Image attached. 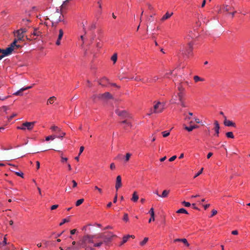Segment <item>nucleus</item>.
<instances>
[{"label":"nucleus","instance_id":"33","mask_svg":"<svg viewBox=\"0 0 250 250\" xmlns=\"http://www.w3.org/2000/svg\"><path fill=\"white\" fill-rule=\"evenodd\" d=\"M56 138H57V135L48 136L45 138V141H48L49 140H53Z\"/></svg>","mask_w":250,"mask_h":250},{"label":"nucleus","instance_id":"60","mask_svg":"<svg viewBox=\"0 0 250 250\" xmlns=\"http://www.w3.org/2000/svg\"><path fill=\"white\" fill-rule=\"evenodd\" d=\"M67 158L62 157L61 162L62 163L66 162H67Z\"/></svg>","mask_w":250,"mask_h":250},{"label":"nucleus","instance_id":"24","mask_svg":"<svg viewBox=\"0 0 250 250\" xmlns=\"http://www.w3.org/2000/svg\"><path fill=\"white\" fill-rule=\"evenodd\" d=\"M56 100V98L55 96L50 97L47 101V104H53Z\"/></svg>","mask_w":250,"mask_h":250},{"label":"nucleus","instance_id":"51","mask_svg":"<svg viewBox=\"0 0 250 250\" xmlns=\"http://www.w3.org/2000/svg\"><path fill=\"white\" fill-rule=\"evenodd\" d=\"M15 173L17 176H20L22 178L23 177V173L22 172H16Z\"/></svg>","mask_w":250,"mask_h":250},{"label":"nucleus","instance_id":"57","mask_svg":"<svg viewBox=\"0 0 250 250\" xmlns=\"http://www.w3.org/2000/svg\"><path fill=\"white\" fill-rule=\"evenodd\" d=\"M176 155H174L173 156H172L171 157H170L169 159V162H172V161H173L176 158Z\"/></svg>","mask_w":250,"mask_h":250},{"label":"nucleus","instance_id":"53","mask_svg":"<svg viewBox=\"0 0 250 250\" xmlns=\"http://www.w3.org/2000/svg\"><path fill=\"white\" fill-rule=\"evenodd\" d=\"M69 0H66L64 1H63L62 4V7L63 8L65 6V5L67 4V3L69 2Z\"/></svg>","mask_w":250,"mask_h":250},{"label":"nucleus","instance_id":"19","mask_svg":"<svg viewBox=\"0 0 250 250\" xmlns=\"http://www.w3.org/2000/svg\"><path fill=\"white\" fill-rule=\"evenodd\" d=\"M170 103L171 104H179V101H178V95L177 94L176 95V94H174L171 100H170Z\"/></svg>","mask_w":250,"mask_h":250},{"label":"nucleus","instance_id":"21","mask_svg":"<svg viewBox=\"0 0 250 250\" xmlns=\"http://www.w3.org/2000/svg\"><path fill=\"white\" fill-rule=\"evenodd\" d=\"M16 34L17 37V41H21L23 38V34L21 32V30H17L16 31Z\"/></svg>","mask_w":250,"mask_h":250},{"label":"nucleus","instance_id":"25","mask_svg":"<svg viewBox=\"0 0 250 250\" xmlns=\"http://www.w3.org/2000/svg\"><path fill=\"white\" fill-rule=\"evenodd\" d=\"M181 71H182L181 69L176 68L172 70L171 74L173 75H177L178 74L180 75L181 74Z\"/></svg>","mask_w":250,"mask_h":250},{"label":"nucleus","instance_id":"3","mask_svg":"<svg viewBox=\"0 0 250 250\" xmlns=\"http://www.w3.org/2000/svg\"><path fill=\"white\" fill-rule=\"evenodd\" d=\"M113 236L114 235L111 232H110L107 235H105L103 233L97 234L98 241H102L103 243H108L110 242Z\"/></svg>","mask_w":250,"mask_h":250},{"label":"nucleus","instance_id":"54","mask_svg":"<svg viewBox=\"0 0 250 250\" xmlns=\"http://www.w3.org/2000/svg\"><path fill=\"white\" fill-rule=\"evenodd\" d=\"M82 27H83V31L84 33V34H86L87 32L86 31V28H85V24L83 23V22H82Z\"/></svg>","mask_w":250,"mask_h":250},{"label":"nucleus","instance_id":"12","mask_svg":"<svg viewBox=\"0 0 250 250\" xmlns=\"http://www.w3.org/2000/svg\"><path fill=\"white\" fill-rule=\"evenodd\" d=\"M32 87V86H29L22 87L20 90H19L17 91H16V92H15L13 94L15 95L21 96V95H22V91H23L25 90L30 89Z\"/></svg>","mask_w":250,"mask_h":250},{"label":"nucleus","instance_id":"32","mask_svg":"<svg viewBox=\"0 0 250 250\" xmlns=\"http://www.w3.org/2000/svg\"><path fill=\"white\" fill-rule=\"evenodd\" d=\"M149 213L150 214V216L152 217L153 221H154V220H155V217H154L155 214H154V209H153V208H151L150 209V210L149 211Z\"/></svg>","mask_w":250,"mask_h":250},{"label":"nucleus","instance_id":"2","mask_svg":"<svg viewBox=\"0 0 250 250\" xmlns=\"http://www.w3.org/2000/svg\"><path fill=\"white\" fill-rule=\"evenodd\" d=\"M17 40H15L10 45L5 49H4V51L3 53V55L4 56H9L12 54L13 52H15V50H17L18 48H21V46L20 45L17 44Z\"/></svg>","mask_w":250,"mask_h":250},{"label":"nucleus","instance_id":"41","mask_svg":"<svg viewBox=\"0 0 250 250\" xmlns=\"http://www.w3.org/2000/svg\"><path fill=\"white\" fill-rule=\"evenodd\" d=\"M179 104H180L181 106L183 107H187L188 106L184 100L179 102Z\"/></svg>","mask_w":250,"mask_h":250},{"label":"nucleus","instance_id":"8","mask_svg":"<svg viewBox=\"0 0 250 250\" xmlns=\"http://www.w3.org/2000/svg\"><path fill=\"white\" fill-rule=\"evenodd\" d=\"M224 124L226 126H233L236 127V124L232 121L227 119L226 116H224Z\"/></svg>","mask_w":250,"mask_h":250},{"label":"nucleus","instance_id":"28","mask_svg":"<svg viewBox=\"0 0 250 250\" xmlns=\"http://www.w3.org/2000/svg\"><path fill=\"white\" fill-rule=\"evenodd\" d=\"M50 129L52 131H55V132H60L61 131V129L59 127H58L57 126H56V125L52 126L50 128Z\"/></svg>","mask_w":250,"mask_h":250},{"label":"nucleus","instance_id":"20","mask_svg":"<svg viewBox=\"0 0 250 250\" xmlns=\"http://www.w3.org/2000/svg\"><path fill=\"white\" fill-rule=\"evenodd\" d=\"M122 124L125 125L124 127L126 129H128V128H131L132 127L131 124L130 122H128L127 120H124L122 121Z\"/></svg>","mask_w":250,"mask_h":250},{"label":"nucleus","instance_id":"52","mask_svg":"<svg viewBox=\"0 0 250 250\" xmlns=\"http://www.w3.org/2000/svg\"><path fill=\"white\" fill-rule=\"evenodd\" d=\"M17 129L21 130H25L26 129V127L25 126H24V123L22 124L21 126H18Z\"/></svg>","mask_w":250,"mask_h":250},{"label":"nucleus","instance_id":"62","mask_svg":"<svg viewBox=\"0 0 250 250\" xmlns=\"http://www.w3.org/2000/svg\"><path fill=\"white\" fill-rule=\"evenodd\" d=\"M132 79H134V80L136 81H141V79L138 77H136L135 78H131Z\"/></svg>","mask_w":250,"mask_h":250},{"label":"nucleus","instance_id":"58","mask_svg":"<svg viewBox=\"0 0 250 250\" xmlns=\"http://www.w3.org/2000/svg\"><path fill=\"white\" fill-rule=\"evenodd\" d=\"M217 210H215V209H213V210H212V214H211V216H210V217H212L213 216H214V215H215V214H217Z\"/></svg>","mask_w":250,"mask_h":250},{"label":"nucleus","instance_id":"48","mask_svg":"<svg viewBox=\"0 0 250 250\" xmlns=\"http://www.w3.org/2000/svg\"><path fill=\"white\" fill-rule=\"evenodd\" d=\"M203 168H202L194 176V178H195L198 176H199L203 172Z\"/></svg>","mask_w":250,"mask_h":250},{"label":"nucleus","instance_id":"43","mask_svg":"<svg viewBox=\"0 0 250 250\" xmlns=\"http://www.w3.org/2000/svg\"><path fill=\"white\" fill-rule=\"evenodd\" d=\"M181 242H183L187 247L189 246V244L188 243L187 240L186 238H182Z\"/></svg>","mask_w":250,"mask_h":250},{"label":"nucleus","instance_id":"46","mask_svg":"<svg viewBox=\"0 0 250 250\" xmlns=\"http://www.w3.org/2000/svg\"><path fill=\"white\" fill-rule=\"evenodd\" d=\"M123 220L125 222H127L129 220L128 214L127 213H125L123 217Z\"/></svg>","mask_w":250,"mask_h":250},{"label":"nucleus","instance_id":"30","mask_svg":"<svg viewBox=\"0 0 250 250\" xmlns=\"http://www.w3.org/2000/svg\"><path fill=\"white\" fill-rule=\"evenodd\" d=\"M193 79H194L195 82H196V83H197L199 81L203 82L204 81V79L200 78L198 76H194L193 77Z\"/></svg>","mask_w":250,"mask_h":250},{"label":"nucleus","instance_id":"29","mask_svg":"<svg viewBox=\"0 0 250 250\" xmlns=\"http://www.w3.org/2000/svg\"><path fill=\"white\" fill-rule=\"evenodd\" d=\"M177 89L179 92H185V89L181 83L177 85Z\"/></svg>","mask_w":250,"mask_h":250},{"label":"nucleus","instance_id":"64","mask_svg":"<svg viewBox=\"0 0 250 250\" xmlns=\"http://www.w3.org/2000/svg\"><path fill=\"white\" fill-rule=\"evenodd\" d=\"M213 155L212 153V152H209L208 154H207V157L208 159H209L210 158L212 155Z\"/></svg>","mask_w":250,"mask_h":250},{"label":"nucleus","instance_id":"31","mask_svg":"<svg viewBox=\"0 0 250 250\" xmlns=\"http://www.w3.org/2000/svg\"><path fill=\"white\" fill-rule=\"evenodd\" d=\"M176 212L178 213L188 214V211L186 210V209H185L184 208H180L179 209L177 210Z\"/></svg>","mask_w":250,"mask_h":250},{"label":"nucleus","instance_id":"18","mask_svg":"<svg viewBox=\"0 0 250 250\" xmlns=\"http://www.w3.org/2000/svg\"><path fill=\"white\" fill-rule=\"evenodd\" d=\"M178 99L179 102L184 100L185 97L186 96L185 92H178L177 93Z\"/></svg>","mask_w":250,"mask_h":250},{"label":"nucleus","instance_id":"45","mask_svg":"<svg viewBox=\"0 0 250 250\" xmlns=\"http://www.w3.org/2000/svg\"><path fill=\"white\" fill-rule=\"evenodd\" d=\"M60 135L59 136H57V138H62L65 135V133L63 132H59Z\"/></svg>","mask_w":250,"mask_h":250},{"label":"nucleus","instance_id":"55","mask_svg":"<svg viewBox=\"0 0 250 250\" xmlns=\"http://www.w3.org/2000/svg\"><path fill=\"white\" fill-rule=\"evenodd\" d=\"M72 183L73 184L72 188H75L77 186V183L75 180H72Z\"/></svg>","mask_w":250,"mask_h":250},{"label":"nucleus","instance_id":"34","mask_svg":"<svg viewBox=\"0 0 250 250\" xmlns=\"http://www.w3.org/2000/svg\"><path fill=\"white\" fill-rule=\"evenodd\" d=\"M111 60L113 62H116L117 61V54L114 53L111 57Z\"/></svg>","mask_w":250,"mask_h":250},{"label":"nucleus","instance_id":"26","mask_svg":"<svg viewBox=\"0 0 250 250\" xmlns=\"http://www.w3.org/2000/svg\"><path fill=\"white\" fill-rule=\"evenodd\" d=\"M170 192V190H164L162 194H161L160 195V197H162V198H166L167 197L168 194Z\"/></svg>","mask_w":250,"mask_h":250},{"label":"nucleus","instance_id":"13","mask_svg":"<svg viewBox=\"0 0 250 250\" xmlns=\"http://www.w3.org/2000/svg\"><path fill=\"white\" fill-rule=\"evenodd\" d=\"M181 51L182 54H186L187 53L188 54H190L192 51V44L190 42L188 44V48L186 49V50L183 49Z\"/></svg>","mask_w":250,"mask_h":250},{"label":"nucleus","instance_id":"14","mask_svg":"<svg viewBox=\"0 0 250 250\" xmlns=\"http://www.w3.org/2000/svg\"><path fill=\"white\" fill-rule=\"evenodd\" d=\"M214 130L215 132V135L217 137L219 136L220 126L219 123L217 121L215 120L214 123Z\"/></svg>","mask_w":250,"mask_h":250},{"label":"nucleus","instance_id":"38","mask_svg":"<svg viewBox=\"0 0 250 250\" xmlns=\"http://www.w3.org/2000/svg\"><path fill=\"white\" fill-rule=\"evenodd\" d=\"M226 136L229 138L233 139L234 137L233 134L232 132H228L226 133Z\"/></svg>","mask_w":250,"mask_h":250},{"label":"nucleus","instance_id":"7","mask_svg":"<svg viewBox=\"0 0 250 250\" xmlns=\"http://www.w3.org/2000/svg\"><path fill=\"white\" fill-rule=\"evenodd\" d=\"M130 238H134L135 236L133 235H126L124 236L123 237L122 241L119 243V246H122L123 245H124L125 243Z\"/></svg>","mask_w":250,"mask_h":250},{"label":"nucleus","instance_id":"16","mask_svg":"<svg viewBox=\"0 0 250 250\" xmlns=\"http://www.w3.org/2000/svg\"><path fill=\"white\" fill-rule=\"evenodd\" d=\"M63 35V32L62 29L59 30V34L58 35V39L56 41V44L57 45H59L61 44V40H62Z\"/></svg>","mask_w":250,"mask_h":250},{"label":"nucleus","instance_id":"37","mask_svg":"<svg viewBox=\"0 0 250 250\" xmlns=\"http://www.w3.org/2000/svg\"><path fill=\"white\" fill-rule=\"evenodd\" d=\"M148 240V237H145L144 240L140 243V245L141 246H144L147 242Z\"/></svg>","mask_w":250,"mask_h":250},{"label":"nucleus","instance_id":"49","mask_svg":"<svg viewBox=\"0 0 250 250\" xmlns=\"http://www.w3.org/2000/svg\"><path fill=\"white\" fill-rule=\"evenodd\" d=\"M69 221V219L68 218H64L62 220V222L60 223V225L62 226L66 222H68Z\"/></svg>","mask_w":250,"mask_h":250},{"label":"nucleus","instance_id":"40","mask_svg":"<svg viewBox=\"0 0 250 250\" xmlns=\"http://www.w3.org/2000/svg\"><path fill=\"white\" fill-rule=\"evenodd\" d=\"M4 49L0 48V61L7 56H2L3 55V53L4 52Z\"/></svg>","mask_w":250,"mask_h":250},{"label":"nucleus","instance_id":"23","mask_svg":"<svg viewBox=\"0 0 250 250\" xmlns=\"http://www.w3.org/2000/svg\"><path fill=\"white\" fill-rule=\"evenodd\" d=\"M139 199V196L137 195V193L136 191H134L132 194V197L131 198V201L134 202H136Z\"/></svg>","mask_w":250,"mask_h":250},{"label":"nucleus","instance_id":"39","mask_svg":"<svg viewBox=\"0 0 250 250\" xmlns=\"http://www.w3.org/2000/svg\"><path fill=\"white\" fill-rule=\"evenodd\" d=\"M83 201H84L83 199H80L76 201L75 205L77 207L79 206L83 202Z\"/></svg>","mask_w":250,"mask_h":250},{"label":"nucleus","instance_id":"61","mask_svg":"<svg viewBox=\"0 0 250 250\" xmlns=\"http://www.w3.org/2000/svg\"><path fill=\"white\" fill-rule=\"evenodd\" d=\"M77 231V229H73L70 230V234L71 235L74 234Z\"/></svg>","mask_w":250,"mask_h":250},{"label":"nucleus","instance_id":"50","mask_svg":"<svg viewBox=\"0 0 250 250\" xmlns=\"http://www.w3.org/2000/svg\"><path fill=\"white\" fill-rule=\"evenodd\" d=\"M94 189L98 190V192L100 193V194H102L103 193V190L99 188L98 187H97V186H95L94 187Z\"/></svg>","mask_w":250,"mask_h":250},{"label":"nucleus","instance_id":"22","mask_svg":"<svg viewBox=\"0 0 250 250\" xmlns=\"http://www.w3.org/2000/svg\"><path fill=\"white\" fill-rule=\"evenodd\" d=\"M173 15V13H169L168 12H167L165 15L161 19V21H164L169 19L172 15Z\"/></svg>","mask_w":250,"mask_h":250},{"label":"nucleus","instance_id":"6","mask_svg":"<svg viewBox=\"0 0 250 250\" xmlns=\"http://www.w3.org/2000/svg\"><path fill=\"white\" fill-rule=\"evenodd\" d=\"M61 14L58 11H56L53 15L52 16V24H54V22H55L56 23L61 21Z\"/></svg>","mask_w":250,"mask_h":250},{"label":"nucleus","instance_id":"9","mask_svg":"<svg viewBox=\"0 0 250 250\" xmlns=\"http://www.w3.org/2000/svg\"><path fill=\"white\" fill-rule=\"evenodd\" d=\"M98 83L100 85L103 86H107L109 84L108 80L105 77L102 78L98 81Z\"/></svg>","mask_w":250,"mask_h":250},{"label":"nucleus","instance_id":"59","mask_svg":"<svg viewBox=\"0 0 250 250\" xmlns=\"http://www.w3.org/2000/svg\"><path fill=\"white\" fill-rule=\"evenodd\" d=\"M58 207V205H53V206H52L51 207L50 209L51 210H54V209H56Z\"/></svg>","mask_w":250,"mask_h":250},{"label":"nucleus","instance_id":"36","mask_svg":"<svg viewBox=\"0 0 250 250\" xmlns=\"http://www.w3.org/2000/svg\"><path fill=\"white\" fill-rule=\"evenodd\" d=\"M41 33L40 31H39L37 29H35L32 35L35 36H39L41 35Z\"/></svg>","mask_w":250,"mask_h":250},{"label":"nucleus","instance_id":"17","mask_svg":"<svg viewBox=\"0 0 250 250\" xmlns=\"http://www.w3.org/2000/svg\"><path fill=\"white\" fill-rule=\"evenodd\" d=\"M96 28V22L93 21L92 22L89 23L88 29L89 31H92L95 30Z\"/></svg>","mask_w":250,"mask_h":250},{"label":"nucleus","instance_id":"42","mask_svg":"<svg viewBox=\"0 0 250 250\" xmlns=\"http://www.w3.org/2000/svg\"><path fill=\"white\" fill-rule=\"evenodd\" d=\"M131 154L129 153H127L125 156V162L128 161V160H129V158L131 156Z\"/></svg>","mask_w":250,"mask_h":250},{"label":"nucleus","instance_id":"27","mask_svg":"<svg viewBox=\"0 0 250 250\" xmlns=\"http://www.w3.org/2000/svg\"><path fill=\"white\" fill-rule=\"evenodd\" d=\"M197 127V125H190L189 126H186L185 127V129L188 131V132L191 131L193 129L196 128Z\"/></svg>","mask_w":250,"mask_h":250},{"label":"nucleus","instance_id":"4","mask_svg":"<svg viewBox=\"0 0 250 250\" xmlns=\"http://www.w3.org/2000/svg\"><path fill=\"white\" fill-rule=\"evenodd\" d=\"M96 98L101 100H105L108 99H111L113 98L112 96L108 92H105L103 94H100L97 95H94L92 96L93 100H95Z\"/></svg>","mask_w":250,"mask_h":250},{"label":"nucleus","instance_id":"35","mask_svg":"<svg viewBox=\"0 0 250 250\" xmlns=\"http://www.w3.org/2000/svg\"><path fill=\"white\" fill-rule=\"evenodd\" d=\"M231 8H232L231 7H229V5H226V4H224L223 5V9L226 12H228Z\"/></svg>","mask_w":250,"mask_h":250},{"label":"nucleus","instance_id":"63","mask_svg":"<svg viewBox=\"0 0 250 250\" xmlns=\"http://www.w3.org/2000/svg\"><path fill=\"white\" fill-rule=\"evenodd\" d=\"M238 233V232L237 230H234L231 231V234L233 235H237Z\"/></svg>","mask_w":250,"mask_h":250},{"label":"nucleus","instance_id":"56","mask_svg":"<svg viewBox=\"0 0 250 250\" xmlns=\"http://www.w3.org/2000/svg\"><path fill=\"white\" fill-rule=\"evenodd\" d=\"M84 149V146H81L80 148V151H79V155H80L83 152V150Z\"/></svg>","mask_w":250,"mask_h":250},{"label":"nucleus","instance_id":"11","mask_svg":"<svg viewBox=\"0 0 250 250\" xmlns=\"http://www.w3.org/2000/svg\"><path fill=\"white\" fill-rule=\"evenodd\" d=\"M122 186V178L120 175H118L116 178L115 184V188L117 190Z\"/></svg>","mask_w":250,"mask_h":250},{"label":"nucleus","instance_id":"5","mask_svg":"<svg viewBox=\"0 0 250 250\" xmlns=\"http://www.w3.org/2000/svg\"><path fill=\"white\" fill-rule=\"evenodd\" d=\"M164 104L160 102H157L153 106V108L150 110V113H159L162 112L164 109Z\"/></svg>","mask_w":250,"mask_h":250},{"label":"nucleus","instance_id":"15","mask_svg":"<svg viewBox=\"0 0 250 250\" xmlns=\"http://www.w3.org/2000/svg\"><path fill=\"white\" fill-rule=\"evenodd\" d=\"M35 122H25L24 123V126H25L26 128H27L28 130H31L34 126V125L35 124Z\"/></svg>","mask_w":250,"mask_h":250},{"label":"nucleus","instance_id":"44","mask_svg":"<svg viewBox=\"0 0 250 250\" xmlns=\"http://www.w3.org/2000/svg\"><path fill=\"white\" fill-rule=\"evenodd\" d=\"M182 204L186 207H189L191 206L190 203L188 202L183 201Z\"/></svg>","mask_w":250,"mask_h":250},{"label":"nucleus","instance_id":"1","mask_svg":"<svg viewBox=\"0 0 250 250\" xmlns=\"http://www.w3.org/2000/svg\"><path fill=\"white\" fill-rule=\"evenodd\" d=\"M103 244L102 241H98L97 235H86L77 243L76 247H68L67 250H77L80 248H84L85 250H94V247H100Z\"/></svg>","mask_w":250,"mask_h":250},{"label":"nucleus","instance_id":"10","mask_svg":"<svg viewBox=\"0 0 250 250\" xmlns=\"http://www.w3.org/2000/svg\"><path fill=\"white\" fill-rule=\"evenodd\" d=\"M115 113L118 116L123 118H125L128 116V113L125 110H120L119 109H116Z\"/></svg>","mask_w":250,"mask_h":250},{"label":"nucleus","instance_id":"47","mask_svg":"<svg viewBox=\"0 0 250 250\" xmlns=\"http://www.w3.org/2000/svg\"><path fill=\"white\" fill-rule=\"evenodd\" d=\"M162 133L164 137H167L169 135V132L167 131H163Z\"/></svg>","mask_w":250,"mask_h":250}]
</instances>
